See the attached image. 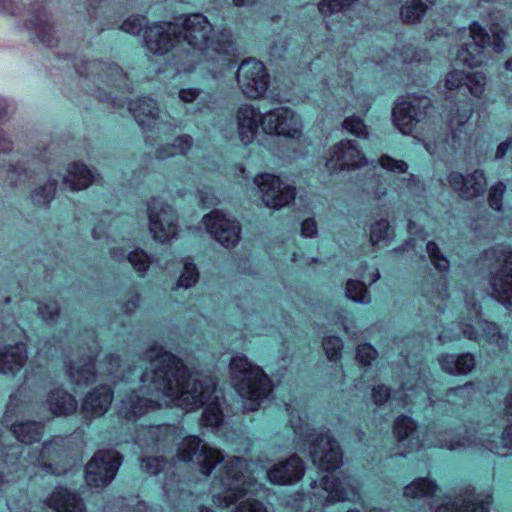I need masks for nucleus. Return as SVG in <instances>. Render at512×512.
Instances as JSON below:
<instances>
[{
  "mask_svg": "<svg viewBox=\"0 0 512 512\" xmlns=\"http://www.w3.org/2000/svg\"><path fill=\"white\" fill-rule=\"evenodd\" d=\"M143 359L149 366L141 374L140 389L121 400V417L135 421L150 410L170 404L195 410L214 396L216 382L212 377L191 373L180 358L163 346L151 345Z\"/></svg>",
  "mask_w": 512,
  "mask_h": 512,
  "instance_id": "obj_1",
  "label": "nucleus"
},
{
  "mask_svg": "<svg viewBox=\"0 0 512 512\" xmlns=\"http://www.w3.org/2000/svg\"><path fill=\"white\" fill-rule=\"evenodd\" d=\"M177 456L184 462L196 461L200 472L209 476L222 464L211 482L213 502L227 508L252 491L253 481L248 474V462L239 456L225 458L223 452L203 443L197 436H187L178 445Z\"/></svg>",
  "mask_w": 512,
  "mask_h": 512,
  "instance_id": "obj_2",
  "label": "nucleus"
},
{
  "mask_svg": "<svg viewBox=\"0 0 512 512\" xmlns=\"http://www.w3.org/2000/svg\"><path fill=\"white\" fill-rule=\"evenodd\" d=\"M290 424L295 434V444L300 449L301 444L310 442L309 453L315 466L323 471H334L342 465L343 454L338 442L329 431L315 430L300 415L294 416V411L287 405Z\"/></svg>",
  "mask_w": 512,
  "mask_h": 512,
  "instance_id": "obj_3",
  "label": "nucleus"
},
{
  "mask_svg": "<svg viewBox=\"0 0 512 512\" xmlns=\"http://www.w3.org/2000/svg\"><path fill=\"white\" fill-rule=\"evenodd\" d=\"M231 382L243 399V409L254 412L272 391L270 378L264 371L253 365L245 355H235L230 361Z\"/></svg>",
  "mask_w": 512,
  "mask_h": 512,
  "instance_id": "obj_4",
  "label": "nucleus"
},
{
  "mask_svg": "<svg viewBox=\"0 0 512 512\" xmlns=\"http://www.w3.org/2000/svg\"><path fill=\"white\" fill-rule=\"evenodd\" d=\"M179 27L180 38L182 37L191 47L206 55L210 52L228 55L235 51L232 32L229 29H223L214 36L213 26L203 14L185 16Z\"/></svg>",
  "mask_w": 512,
  "mask_h": 512,
  "instance_id": "obj_5",
  "label": "nucleus"
},
{
  "mask_svg": "<svg viewBox=\"0 0 512 512\" xmlns=\"http://www.w3.org/2000/svg\"><path fill=\"white\" fill-rule=\"evenodd\" d=\"M435 445L449 450H460L465 448H484L496 454H502L501 449H512V423L508 424L498 443L491 438L490 433L472 431L466 427L457 429H440L437 431Z\"/></svg>",
  "mask_w": 512,
  "mask_h": 512,
  "instance_id": "obj_6",
  "label": "nucleus"
},
{
  "mask_svg": "<svg viewBox=\"0 0 512 512\" xmlns=\"http://www.w3.org/2000/svg\"><path fill=\"white\" fill-rule=\"evenodd\" d=\"M469 41L463 43L457 51L456 59L468 67H478L486 63L489 54L488 46L491 44L496 53H501L505 49L504 38L506 32L498 26L491 29L493 41L488 32L476 21L472 22L468 28Z\"/></svg>",
  "mask_w": 512,
  "mask_h": 512,
  "instance_id": "obj_7",
  "label": "nucleus"
},
{
  "mask_svg": "<svg viewBox=\"0 0 512 512\" xmlns=\"http://www.w3.org/2000/svg\"><path fill=\"white\" fill-rule=\"evenodd\" d=\"M469 312L471 322L459 323L457 333H452L450 329L443 330L439 335L440 342L457 340L462 335L469 340L479 343L484 340L498 348H503L507 342V337L499 331L495 323L480 318L481 307L474 302L470 305Z\"/></svg>",
  "mask_w": 512,
  "mask_h": 512,
  "instance_id": "obj_8",
  "label": "nucleus"
},
{
  "mask_svg": "<svg viewBox=\"0 0 512 512\" xmlns=\"http://www.w3.org/2000/svg\"><path fill=\"white\" fill-rule=\"evenodd\" d=\"M486 256L495 261L489 270L492 296L501 304L512 306V249L498 245L486 251Z\"/></svg>",
  "mask_w": 512,
  "mask_h": 512,
  "instance_id": "obj_9",
  "label": "nucleus"
},
{
  "mask_svg": "<svg viewBox=\"0 0 512 512\" xmlns=\"http://www.w3.org/2000/svg\"><path fill=\"white\" fill-rule=\"evenodd\" d=\"M24 27L34 43L54 47L59 42L53 14L45 1L37 0L29 5Z\"/></svg>",
  "mask_w": 512,
  "mask_h": 512,
  "instance_id": "obj_10",
  "label": "nucleus"
},
{
  "mask_svg": "<svg viewBox=\"0 0 512 512\" xmlns=\"http://www.w3.org/2000/svg\"><path fill=\"white\" fill-rule=\"evenodd\" d=\"M431 100L423 95H408L400 98L392 112L395 126L406 135L411 134L416 125L427 117Z\"/></svg>",
  "mask_w": 512,
  "mask_h": 512,
  "instance_id": "obj_11",
  "label": "nucleus"
},
{
  "mask_svg": "<svg viewBox=\"0 0 512 512\" xmlns=\"http://www.w3.org/2000/svg\"><path fill=\"white\" fill-rule=\"evenodd\" d=\"M149 231L154 240L166 243L177 235L178 217L173 207L159 198L147 203Z\"/></svg>",
  "mask_w": 512,
  "mask_h": 512,
  "instance_id": "obj_12",
  "label": "nucleus"
},
{
  "mask_svg": "<svg viewBox=\"0 0 512 512\" xmlns=\"http://www.w3.org/2000/svg\"><path fill=\"white\" fill-rule=\"evenodd\" d=\"M237 83L243 94L257 99L268 89L270 77L264 64L249 58L241 62L236 73Z\"/></svg>",
  "mask_w": 512,
  "mask_h": 512,
  "instance_id": "obj_13",
  "label": "nucleus"
},
{
  "mask_svg": "<svg viewBox=\"0 0 512 512\" xmlns=\"http://www.w3.org/2000/svg\"><path fill=\"white\" fill-rule=\"evenodd\" d=\"M121 456L115 450H99L86 465L85 479L89 486L104 487L115 477Z\"/></svg>",
  "mask_w": 512,
  "mask_h": 512,
  "instance_id": "obj_14",
  "label": "nucleus"
},
{
  "mask_svg": "<svg viewBox=\"0 0 512 512\" xmlns=\"http://www.w3.org/2000/svg\"><path fill=\"white\" fill-rule=\"evenodd\" d=\"M254 183L259 189L263 203L269 208L280 209L295 199V187L273 174L257 175Z\"/></svg>",
  "mask_w": 512,
  "mask_h": 512,
  "instance_id": "obj_15",
  "label": "nucleus"
},
{
  "mask_svg": "<svg viewBox=\"0 0 512 512\" xmlns=\"http://www.w3.org/2000/svg\"><path fill=\"white\" fill-rule=\"evenodd\" d=\"M302 120L292 109L278 107L264 113L263 132L287 138H298L302 132Z\"/></svg>",
  "mask_w": 512,
  "mask_h": 512,
  "instance_id": "obj_16",
  "label": "nucleus"
},
{
  "mask_svg": "<svg viewBox=\"0 0 512 512\" xmlns=\"http://www.w3.org/2000/svg\"><path fill=\"white\" fill-rule=\"evenodd\" d=\"M144 41L149 52L164 55L180 41L179 24L172 22L154 23L146 28Z\"/></svg>",
  "mask_w": 512,
  "mask_h": 512,
  "instance_id": "obj_17",
  "label": "nucleus"
},
{
  "mask_svg": "<svg viewBox=\"0 0 512 512\" xmlns=\"http://www.w3.org/2000/svg\"><path fill=\"white\" fill-rule=\"evenodd\" d=\"M367 163L365 156L356 141L341 140L329 150L326 167L331 172L344 169H355Z\"/></svg>",
  "mask_w": 512,
  "mask_h": 512,
  "instance_id": "obj_18",
  "label": "nucleus"
},
{
  "mask_svg": "<svg viewBox=\"0 0 512 512\" xmlns=\"http://www.w3.org/2000/svg\"><path fill=\"white\" fill-rule=\"evenodd\" d=\"M69 443L68 437L55 436L51 440L44 442L41 450L29 451L27 461L46 472L60 474V471L53 467L52 461L62 459L68 455Z\"/></svg>",
  "mask_w": 512,
  "mask_h": 512,
  "instance_id": "obj_19",
  "label": "nucleus"
},
{
  "mask_svg": "<svg viewBox=\"0 0 512 512\" xmlns=\"http://www.w3.org/2000/svg\"><path fill=\"white\" fill-rule=\"evenodd\" d=\"M203 223L211 236L226 248L234 247L240 240V226L215 210L203 217Z\"/></svg>",
  "mask_w": 512,
  "mask_h": 512,
  "instance_id": "obj_20",
  "label": "nucleus"
},
{
  "mask_svg": "<svg viewBox=\"0 0 512 512\" xmlns=\"http://www.w3.org/2000/svg\"><path fill=\"white\" fill-rule=\"evenodd\" d=\"M320 487L326 494L319 496L323 505L355 501L359 498V485L355 479L349 476L342 479L324 476L320 480Z\"/></svg>",
  "mask_w": 512,
  "mask_h": 512,
  "instance_id": "obj_21",
  "label": "nucleus"
},
{
  "mask_svg": "<svg viewBox=\"0 0 512 512\" xmlns=\"http://www.w3.org/2000/svg\"><path fill=\"white\" fill-rule=\"evenodd\" d=\"M447 181L450 187L464 200L482 196L487 188L485 173L480 169L467 174L453 171L448 175Z\"/></svg>",
  "mask_w": 512,
  "mask_h": 512,
  "instance_id": "obj_22",
  "label": "nucleus"
},
{
  "mask_svg": "<svg viewBox=\"0 0 512 512\" xmlns=\"http://www.w3.org/2000/svg\"><path fill=\"white\" fill-rule=\"evenodd\" d=\"M490 495H476L473 488H465L453 500L446 498L434 512H488Z\"/></svg>",
  "mask_w": 512,
  "mask_h": 512,
  "instance_id": "obj_23",
  "label": "nucleus"
},
{
  "mask_svg": "<svg viewBox=\"0 0 512 512\" xmlns=\"http://www.w3.org/2000/svg\"><path fill=\"white\" fill-rule=\"evenodd\" d=\"M304 473V462L296 453L266 470L268 481L275 485H293L302 479Z\"/></svg>",
  "mask_w": 512,
  "mask_h": 512,
  "instance_id": "obj_24",
  "label": "nucleus"
},
{
  "mask_svg": "<svg viewBox=\"0 0 512 512\" xmlns=\"http://www.w3.org/2000/svg\"><path fill=\"white\" fill-rule=\"evenodd\" d=\"M264 114L257 107L251 104H242L238 107L235 115L236 128L239 140L242 144H251L259 131L263 129Z\"/></svg>",
  "mask_w": 512,
  "mask_h": 512,
  "instance_id": "obj_25",
  "label": "nucleus"
},
{
  "mask_svg": "<svg viewBox=\"0 0 512 512\" xmlns=\"http://www.w3.org/2000/svg\"><path fill=\"white\" fill-rule=\"evenodd\" d=\"M176 432L172 425L146 426L137 431L135 441L139 446L165 447L175 441Z\"/></svg>",
  "mask_w": 512,
  "mask_h": 512,
  "instance_id": "obj_26",
  "label": "nucleus"
},
{
  "mask_svg": "<svg viewBox=\"0 0 512 512\" xmlns=\"http://www.w3.org/2000/svg\"><path fill=\"white\" fill-rule=\"evenodd\" d=\"M112 400V389L107 385H100L85 396L82 412L86 418L100 417L108 411Z\"/></svg>",
  "mask_w": 512,
  "mask_h": 512,
  "instance_id": "obj_27",
  "label": "nucleus"
},
{
  "mask_svg": "<svg viewBox=\"0 0 512 512\" xmlns=\"http://www.w3.org/2000/svg\"><path fill=\"white\" fill-rule=\"evenodd\" d=\"M75 70L80 76L84 77H105L106 81L112 84L116 81H122L125 78L119 66L115 64H104L97 60L78 59L75 62Z\"/></svg>",
  "mask_w": 512,
  "mask_h": 512,
  "instance_id": "obj_28",
  "label": "nucleus"
},
{
  "mask_svg": "<svg viewBox=\"0 0 512 512\" xmlns=\"http://www.w3.org/2000/svg\"><path fill=\"white\" fill-rule=\"evenodd\" d=\"M90 354L83 359L71 361L68 365V376L72 383L76 385H88L94 382L96 371L94 367V358L98 353V345L94 342L89 347Z\"/></svg>",
  "mask_w": 512,
  "mask_h": 512,
  "instance_id": "obj_29",
  "label": "nucleus"
},
{
  "mask_svg": "<svg viewBox=\"0 0 512 512\" xmlns=\"http://www.w3.org/2000/svg\"><path fill=\"white\" fill-rule=\"evenodd\" d=\"M27 349L24 343L8 345L0 350V373L15 375L27 361Z\"/></svg>",
  "mask_w": 512,
  "mask_h": 512,
  "instance_id": "obj_30",
  "label": "nucleus"
},
{
  "mask_svg": "<svg viewBox=\"0 0 512 512\" xmlns=\"http://www.w3.org/2000/svg\"><path fill=\"white\" fill-rule=\"evenodd\" d=\"M47 505L56 512H85L82 499L65 488H56L47 498Z\"/></svg>",
  "mask_w": 512,
  "mask_h": 512,
  "instance_id": "obj_31",
  "label": "nucleus"
},
{
  "mask_svg": "<svg viewBox=\"0 0 512 512\" xmlns=\"http://www.w3.org/2000/svg\"><path fill=\"white\" fill-rule=\"evenodd\" d=\"M97 180L96 174L85 164L73 162L67 168V173L63 177V185L71 191L86 189Z\"/></svg>",
  "mask_w": 512,
  "mask_h": 512,
  "instance_id": "obj_32",
  "label": "nucleus"
},
{
  "mask_svg": "<svg viewBox=\"0 0 512 512\" xmlns=\"http://www.w3.org/2000/svg\"><path fill=\"white\" fill-rule=\"evenodd\" d=\"M438 363L441 369L451 375L468 374L471 372L476 364L475 357L471 353L455 354H442L438 357Z\"/></svg>",
  "mask_w": 512,
  "mask_h": 512,
  "instance_id": "obj_33",
  "label": "nucleus"
},
{
  "mask_svg": "<svg viewBox=\"0 0 512 512\" xmlns=\"http://www.w3.org/2000/svg\"><path fill=\"white\" fill-rule=\"evenodd\" d=\"M129 111L141 127L150 128L159 115L156 102L147 97L132 100L129 103Z\"/></svg>",
  "mask_w": 512,
  "mask_h": 512,
  "instance_id": "obj_34",
  "label": "nucleus"
},
{
  "mask_svg": "<svg viewBox=\"0 0 512 512\" xmlns=\"http://www.w3.org/2000/svg\"><path fill=\"white\" fill-rule=\"evenodd\" d=\"M50 411L56 416L70 415L77 410L75 397L63 389L52 390L47 398Z\"/></svg>",
  "mask_w": 512,
  "mask_h": 512,
  "instance_id": "obj_35",
  "label": "nucleus"
},
{
  "mask_svg": "<svg viewBox=\"0 0 512 512\" xmlns=\"http://www.w3.org/2000/svg\"><path fill=\"white\" fill-rule=\"evenodd\" d=\"M10 429L16 439L25 444L39 441L43 434V425L36 421L11 424Z\"/></svg>",
  "mask_w": 512,
  "mask_h": 512,
  "instance_id": "obj_36",
  "label": "nucleus"
},
{
  "mask_svg": "<svg viewBox=\"0 0 512 512\" xmlns=\"http://www.w3.org/2000/svg\"><path fill=\"white\" fill-rule=\"evenodd\" d=\"M438 487L434 481L419 477L404 487L403 495L411 499H429L434 496Z\"/></svg>",
  "mask_w": 512,
  "mask_h": 512,
  "instance_id": "obj_37",
  "label": "nucleus"
},
{
  "mask_svg": "<svg viewBox=\"0 0 512 512\" xmlns=\"http://www.w3.org/2000/svg\"><path fill=\"white\" fill-rule=\"evenodd\" d=\"M473 113V109L470 105L465 104L458 106L457 109L451 114L448 121L449 129L452 133V148H455L456 139L460 138L462 128L469 121Z\"/></svg>",
  "mask_w": 512,
  "mask_h": 512,
  "instance_id": "obj_38",
  "label": "nucleus"
},
{
  "mask_svg": "<svg viewBox=\"0 0 512 512\" xmlns=\"http://www.w3.org/2000/svg\"><path fill=\"white\" fill-rule=\"evenodd\" d=\"M193 139L190 135H182L175 139L173 144L161 146L156 150L158 159H166L176 154H186L192 147Z\"/></svg>",
  "mask_w": 512,
  "mask_h": 512,
  "instance_id": "obj_39",
  "label": "nucleus"
},
{
  "mask_svg": "<svg viewBox=\"0 0 512 512\" xmlns=\"http://www.w3.org/2000/svg\"><path fill=\"white\" fill-rule=\"evenodd\" d=\"M475 393V386L472 382H467L462 386L449 388L445 392V401L455 406H464L468 403Z\"/></svg>",
  "mask_w": 512,
  "mask_h": 512,
  "instance_id": "obj_40",
  "label": "nucleus"
},
{
  "mask_svg": "<svg viewBox=\"0 0 512 512\" xmlns=\"http://www.w3.org/2000/svg\"><path fill=\"white\" fill-rule=\"evenodd\" d=\"M205 405L207 406L201 418L202 424L211 428L218 427L223 421L220 398L214 395Z\"/></svg>",
  "mask_w": 512,
  "mask_h": 512,
  "instance_id": "obj_41",
  "label": "nucleus"
},
{
  "mask_svg": "<svg viewBox=\"0 0 512 512\" xmlns=\"http://www.w3.org/2000/svg\"><path fill=\"white\" fill-rule=\"evenodd\" d=\"M57 187V179H49L45 184L36 187L31 192V200L35 205L46 206L54 198Z\"/></svg>",
  "mask_w": 512,
  "mask_h": 512,
  "instance_id": "obj_42",
  "label": "nucleus"
},
{
  "mask_svg": "<svg viewBox=\"0 0 512 512\" xmlns=\"http://www.w3.org/2000/svg\"><path fill=\"white\" fill-rule=\"evenodd\" d=\"M127 261L132 265L139 277H145L150 265L153 263V258L143 249L137 248L129 251Z\"/></svg>",
  "mask_w": 512,
  "mask_h": 512,
  "instance_id": "obj_43",
  "label": "nucleus"
},
{
  "mask_svg": "<svg viewBox=\"0 0 512 512\" xmlns=\"http://www.w3.org/2000/svg\"><path fill=\"white\" fill-rule=\"evenodd\" d=\"M345 295L357 303L368 304L371 302V296L366 285L359 280L349 279L347 281Z\"/></svg>",
  "mask_w": 512,
  "mask_h": 512,
  "instance_id": "obj_44",
  "label": "nucleus"
},
{
  "mask_svg": "<svg viewBox=\"0 0 512 512\" xmlns=\"http://www.w3.org/2000/svg\"><path fill=\"white\" fill-rule=\"evenodd\" d=\"M394 236V230L390 226L388 220L381 219L371 225L370 241L373 245L380 243L387 244Z\"/></svg>",
  "mask_w": 512,
  "mask_h": 512,
  "instance_id": "obj_45",
  "label": "nucleus"
},
{
  "mask_svg": "<svg viewBox=\"0 0 512 512\" xmlns=\"http://www.w3.org/2000/svg\"><path fill=\"white\" fill-rule=\"evenodd\" d=\"M417 425L415 421L405 415L396 418L393 431L398 441L409 440L416 432Z\"/></svg>",
  "mask_w": 512,
  "mask_h": 512,
  "instance_id": "obj_46",
  "label": "nucleus"
},
{
  "mask_svg": "<svg viewBox=\"0 0 512 512\" xmlns=\"http://www.w3.org/2000/svg\"><path fill=\"white\" fill-rule=\"evenodd\" d=\"M426 252L429 256L430 262L440 273H447L449 271L450 263L441 252L437 243L429 241L426 244Z\"/></svg>",
  "mask_w": 512,
  "mask_h": 512,
  "instance_id": "obj_47",
  "label": "nucleus"
},
{
  "mask_svg": "<svg viewBox=\"0 0 512 512\" xmlns=\"http://www.w3.org/2000/svg\"><path fill=\"white\" fill-rule=\"evenodd\" d=\"M430 378H431V373L429 371L428 366L425 364H421L417 371V379H416L415 383H411L409 380H407L406 382H404L402 384V389H403V391H406V392L413 391L415 389L417 391L426 392Z\"/></svg>",
  "mask_w": 512,
  "mask_h": 512,
  "instance_id": "obj_48",
  "label": "nucleus"
},
{
  "mask_svg": "<svg viewBox=\"0 0 512 512\" xmlns=\"http://www.w3.org/2000/svg\"><path fill=\"white\" fill-rule=\"evenodd\" d=\"M199 279V272L196 265L191 261H185L183 270L176 283L177 287L188 289L194 286Z\"/></svg>",
  "mask_w": 512,
  "mask_h": 512,
  "instance_id": "obj_49",
  "label": "nucleus"
},
{
  "mask_svg": "<svg viewBox=\"0 0 512 512\" xmlns=\"http://www.w3.org/2000/svg\"><path fill=\"white\" fill-rule=\"evenodd\" d=\"M465 86L474 97H481L485 91L486 76L481 72L469 73L466 76Z\"/></svg>",
  "mask_w": 512,
  "mask_h": 512,
  "instance_id": "obj_50",
  "label": "nucleus"
},
{
  "mask_svg": "<svg viewBox=\"0 0 512 512\" xmlns=\"http://www.w3.org/2000/svg\"><path fill=\"white\" fill-rule=\"evenodd\" d=\"M105 365V373L110 375L112 379L129 380V376L121 369V359L119 356L110 354L105 357L103 363Z\"/></svg>",
  "mask_w": 512,
  "mask_h": 512,
  "instance_id": "obj_51",
  "label": "nucleus"
},
{
  "mask_svg": "<svg viewBox=\"0 0 512 512\" xmlns=\"http://www.w3.org/2000/svg\"><path fill=\"white\" fill-rule=\"evenodd\" d=\"M342 126L349 133L356 137L366 139L368 137V129L364 121L358 116L347 117Z\"/></svg>",
  "mask_w": 512,
  "mask_h": 512,
  "instance_id": "obj_52",
  "label": "nucleus"
},
{
  "mask_svg": "<svg viewBox=\"0 0 512 512\" xmlns=\"http://www.w3.org/2000/svg\"><path fill=\"white\" fill-rule=\"evenodd\" d=\"M322 345L330 361H337L341 357L343 342L339 337H326L323 339Z\"/></svg>",
  "mask_w": 512,
  "mask_h": 512,
  "instance_id": "obj_53",
  "label": "nucleus"
},
{
  "mask_svg": "<svg viewBox=\"0 0 512 512\" xmlns=\"http://www.w3.org/2000/svg\"><path fill=\"white\" fill-rule=\"evenodd\" d=\"M59 313L60 307L56 300H48L38 305V314L46 322H55Z\"/></svg>",
  "mask_w": 512,
  "mask_h": 512,
  "instance_id": "obj_54",
  "label": "nucleus"
},
{
  "mask_svg": "<svg viewBox=\"0 0 512 512\" xmlns=\"http://www.w3.org/2000/svg\"><path fill=\"white\" fill-rule=\"evenodd\" d=\"M505 191L506 185L502 181L497 182L489 189L488 202L492 209L496 211L502 210Z\"/></svg>",
  "mask_w": 512,
  "mask_h": 512,
  "instance_id": "obj_55",
  "label": "nucleus"
},
{
  "mask_svg": "<svg viewBox=\"0 0 512 512\" xmlns=\"http://www.w3.org/2000/svg\"><path fill=\"white\" fill-rule=\"evenodd\" d=\"M147 20L142 16H131L121 25L120 29L131 35H139L146 26Z\"/></svg>",
  "mask_w": 512,
  "mask_h": 512,
  "instance_id": "obj_56",
  "label": "nucleus"
},
{
  "mask_svg": "<svg viewBox=\"0 0 512 512\" xmlns=\"http://www.w3.org/2000/svg\"><path fill=\"white\" fill-rule=\"evenodd\" d=\"M163 457H144L141 459V468L150 475H157L165 466Z\"/></svg>",
  "mask_w": 512,
  "mask_h": 512,
  "instance_id": "obj_57",
  "label": "nucleus"
},
{
  "mask_svg": "<svg viewBox=\"0 0 512 512\" xmlns=\"http://www.w3.org/2000/svg\"><path fill=\"white\" fill-rule=\"evenodd\" d=\"M379 164L385 170L396 173H404L408 169V164L405 161L394 159L389 155H382L379 159Z\"/></svg>",
  "mask_w": 512,
  "mask_h": 512,
  "instance_id": "obj_58",
  "label": "nucleus"
},
{
  "mask_svg": "<svg viewBox=\"0 0 512 512\" xmlns=\"http://www.w3.org/2000/svg\"><path fill=\"white\" fill-rule=\"evenodd\" d=\"M377 355V350L368 343L361 344L357 347L356 357L362 365H370L377 358Z\"/></svg>",
  "mask_w": 512,
  "mask_h": 512,
  "instance_id": "obj_59",
  "label": "nucleus"
},
{
  "mask_svg": "<svg viewBox=\"0 0 512 512\" xmlns=\"http://www.w3.org/2000/svg\"><path fill=\"white\" fill-rule=\"evenodd\" d=\"M467 74L464 71L453 70L446 76L445 87L448 90H455L465 85Z\"/></svg>",
  "mask_w": 512,
  "mask_h": 512,
  "instance_id": "obj_60",
  "label": "nucleus"
},
{
  "mask_svg": "<svg viewBox=\"0 0 512 512\" xmlns=\"http://www.w3.org/2000/svg\"><path fill=\"white\" fill-rule=\"evenodd\" d=\"M15 112V105L12 100L0 96V124L5 123Z\"/></svg>",
  "mask_w": 512,
  "mask_h": 512,
  "instance_id": "obj_61",
  "label": "nucleus"
},
{
  "mask_svg": "<svg viewBox=\"0 0 512 512\" xmlns=\"http://www.w3.org/2000/svg\"><path fill=\"white\" fill-rule=\"evenodd\" d=\"M234 512H267V509L260 501L248 499L241 502Z\"/></svg>",
  "mask_w": 512,
  "mask_h": 512,
  "instance_id": "obj_62",
  "label": "nucleus"
},
{
  "mask_svg": "<svg viewBox=\"0 0 512 512\" xmlns=\"http://www.w3.org/2000/svg\"><path fill=\"white\" fill-rule=\"evenodd\" d=\"M390 397V389L385 385H377L372 390V398L375 404L382 405Z\"/></svg>",
  "mask_w": 512,
  "mask_h": 512,
  "instance_id": "obj_63",
  "label": "nucleus"
},
{
  "mask_svg": "<svg viewBox=\"0 0 512 512\" xmlns=\"http://www.w3.org/2000/svg\"><path fill=\"white\" fill-rule=\"evenodd\" d=\"M400 58L404 63L421 61L420 53L411 45L404 46L403 51L400 53Z\"/></svg>",
  "mask_w": 512,
  "mask_h": 512,
  "instance_id": "obj_64",
  "label": "nucleus"
}]
</instances>
